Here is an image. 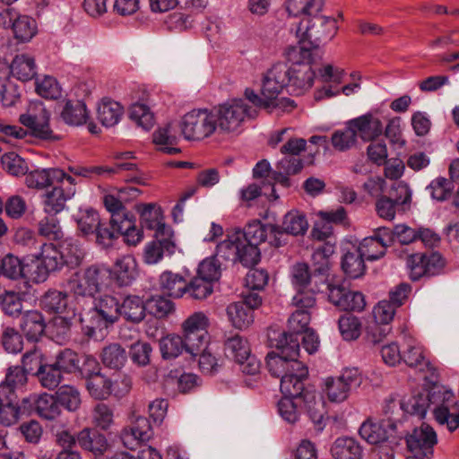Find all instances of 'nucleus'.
Masks as SVG:
<instances>
[{
  "instance_id": "1",
  "label": "nucleus",
  "mask_w": 459,
  "mask_h": 459,
  "mask_svg": "<svg viewBox=\"0 0 459 459\" xmlns=\"http://www.w3.org/2000/svg\"><path fill=\"white\" fill-rule=\"evenodd\" d=\"M61 246L67 251L66 255L52 243L40 245V253L36 255L38 263L33 273L34 281H45L50 273L61 270L64 265L74 267L80 264L83 255L77 241L71 238H65Z\"/></svg>"
},
{
  "instance_id": "2",
  "label": "nucleus",
  "mask_w": 459,
  "mask_h": 459,
  "mask_svg": "<svg viewBox=\"0 0 459 459\" xmlns=\"http://www.w3.org/2000/svg\"><path fill=\"white\" fill-rule=\"evenodd\" d=\"M285 56L291 64L287 71V88L293 94H302L313 85L316 74L311 65L319 59L313 56V53L303 46H290Z\"/></svg>"
},
{
  "instance_id": "3",
  "label": "nucleus",
  "mask_w": 459,
  "mask_h": 459,
  "mask_svg": "<svg viewBox=\"0 0 459 459\" xmlns=\"http://www.w3.org/2000/svg\"><path fill=\"white\" fill-rule=\"evenodd\" d=\"M336 20L332 17L313 15V18L304 17L299 23L296 35L299 43L313 53V56L322 58L320 44L331 40L337 33Z\"/></svg>"
},
{
  "instance_id": "4",
  "label": "nucleus",
  "mask_w": 459,
  "mask_h": 459,
  "mask_svg": "<svg viewBox=\"0 0 459 459\" xmlns=\"http://www.w3.org/2000/svg\"><path fill=\"white\" fill-rule=\"evenodd\" d=\"M216 132L223 134H239L246 118L256 115L255 108L243 99H233L213 107L212 109Z\"/></svg>"
},
{
  "instance_id": "5",
  "label": "nucleus",
  "mask_w": 459,
  "mask_h": 459,
  "mask_svg": "<svg viewBox=\"0 0 459 459\" xmlns=\"http://www.w3.org/2000/svg\"><path fill=\"white\" fill-rule=\"evenodd\" d=\"M111 281V269L104 264H91L73 274L67 281V286L75 297L93 298L107 288Z\"/></svg>"
},
{
  "instance_id": "6",
  "label": "nucleus",
  "mask_w": 459,
  "mask_h": 459,
  "mask_svg": "<svg viewBox=\"0 0 459 459\" xmlns=\"http://www.w3.org/2000/svg\"><path fill=\"white\" fill-rule=\"evenodd\" d=\"M271 342L279 352L272 351L267 354L266 367L273 377H280L281 380L282 377L292 371L293 362H300L298 359L299 344L296 339L288 341L285 334L272 338Z\"/></svg>"
},
{
  "instance_id": "7",
  "label": "nucleus",
  "mask_w": 459,
  "mask_h": 459,
  "mask_svg": "<svg viewBox=\"0 0 459 459\" xmlns=\"http://www.w3.org/2000/svg\"><path fill=\"white\" fill-rule=\"evenodd\" d=\"M429 405H435L434 417L440 425H446L449 431L459 428V403L455 402L451 390L443 385H434L425 390Z\"/></svg>"
},
{
  "instance_id": "8",
  "label": "nucleus",
  "mask_w": 459,
  "mask_h": 459,
  "mask_svg": "<svg viewBox=\"0 0 459 459\" xmlns=\"http://www.w3.org/2000/svg\"><path fill=\"white\" fill-rule=\"evenodd\" d=\"M209 325L208 316L201 311L193 313L182 323V333L186 340V352L191 356H198L204 348H207Z\"/></svg>"
},
{
  "instance_id": "9",
  "label": "nucleus",
  "mask_w": 459,
  "mask_h": 459,
  "mask_svg": "<svg viewBox=\"0 0 459 459\" xmlns=\"http://www.w3.org/2000/svg\"><path fill=\"white\" fill-rule=\"evenodd\" d=\"M181 133L186 140L201 141L216 132L211 109H193L180 121Z\"/></svg>"
},
{
  "instance_id": "10",
  "label": "nucleus",
  "mask_w": 459,
  "mask_h": 459,
  "mask_svg": "<svg viewBox=\"0 0 459 459\" xmlns=\"http://www.w3.org/2000/svg\"><path fill=\"white\" fill-rule=\"evenodd\" d=\"M225 355L234 359L240 367V370L247 375L259 373L261 363L250 352V347L246 339L238 333L228 337L224 342Z\"/></svg>"
},
{
  "instance_id": "11",
  "label": "nucleus",
  "mask_w": 459,
  "mask_h": 459,
  "mask_svg": "<svg viewBox=\"0 0 459 459\" xmlns=\"http://www.w3.org/2000/svg\"><path fill=\"white\" fill-rule=\"evenodd\" d=\"M50 114L42 102H31L19 121L31 131V134L42 140H57L49 126Z\"/></svg>"
},
{
  "instance_id": "12",
  "label": "nucleus",
  "mask_w": 459,
  "mask_h": 459,
  "mask_svg": "<svg viewBox=\"0 0 459 459\" xmlns=\"http://www.w3.org/2000/svg\"><path fill=\"white\" fill-rule=\"evenodd\" d=\"M362 383V375L358 368H346L338 377H328L325 380V393L333 403L345 401L351 391Z\"/></svg>"
},
{
  "instance_id": "13",
  "label": "nucleus",
  "mask_w": 459,
  "mask_h": 459,
  "mask_svg": "<svg viewBox=\"0 0 459 459\" xmlns=\"http://www.w3.org/2000/svg\"><path fill=\"white\" fill-rule=\"evenodd\" d=\"M94 234L97 243L104 247L110 246L112 241L118 238L119 236H123L125 241L132 246H136L143 239V230L138 229L135 224L134 227L125 229L122 228V223H114L112 219H109L108 222L100 220Z\"/></svg>"
},
{
  "instance_id": "14",
  "label": "nucleus",
  "mask_w": 459,
  "mask_h": 459,
  "mask_svg": "<svg viewBox=\"0 0 459 459\" xmlns=\"http://www.w3.org/2000/svg\"><path fill=\"white\" fill-rule=\"evenodd\" d=\"M75 185V179L68 174L65 175V183H56L52 190L46 192L43 195L44 212L49 215H56L62 212L66 201L74 195Z\"/></svg>"
},
{
  "instance_id": "15",
  "label": "nucleus",
  "mask_w": 459,
  "mask_h": 459,
  "mask_svg": "<svg viewBox=\"0 0 459 459\" xmlns=\"http://www.w3.org/2000/svg\"><path fill=\"white\" fill-rule=\"evenodd\" d=\"M406 443L412 455L430 458L434 454V446L437 443V436L432 427L422 423L408 435Z\"/></svg>"
},
{
  "instance_id": "16",
  "label": "nucleus",
  "mask_w": 459,
  "mask_h": 459,
  "mask_svg": "<svg viewBox=\"0 0 459 459\" xmlns=\"http://www.w3.org/2000/svg\"><path fill=\"white\" fill-rule=\"evenodd\" d=\"M329 301L343 311L360 312L365 308L364 295L359 291H353L342 284H327Z\"/></svg>"
},
{
  "instance_id": "17",
  "label": "nucleus",
  "mask_w": 459,
  "mask_h": 459,
  "mask_svg": "<svg viewBox=\"0 0 459 459\" xmlns=\"http://www.w3.org/2000/svg\"><path fill=\"white\" fill-rule=\"evenodd\" d=\"M174 232L165 229L154 235V239L146 244L143 250V261L148 264H156L164 255H172L176 251Z\"/></svg>"
},
{
  "instance_id": "18",
  "label": "nucleus",
  "mask_w": 459,
  "mask_h": 459,
  "mask_svg": "<svg viewBox=\"0 0 459 459\" xmlns=\"http://www.w3.org/2000/svg\"><path fill=\"white\" fill-rule=\"evenodd\" d=\"M268 235L273 238L270 240L271 244L275 247H281L282 245L280 237L282 236V231L280 226L275 224H264L260 221H253L249 222L241 231V238L249 244L258 246L267 239Z\"/></svg>"
},
{
  "instance_id": "19",
  "label": "nucleus",
  "mask_w": 459,
  "mask_h": 459,
  "mask_svg": "<svg viewBox=\"0 0 459 459\" xmlns=\"http://www.w3.org/2000/svg\"><path fill=\"white\" fill-rule=\"evenodd\" d=\"M292 371L287 373L281 380V392L283 396L301 400L307 391L304 386V380L307 378L308 369L303 362H293Z\"/></svg>"
},
{
  "instance_id": "20",
  "label": "nucleus",
  "mask_w": 459,
  "mask_h": 459,
  "mask_svg": "<svg viewBox=\"0 0 459 459\" xmlns=\"http://www.w3.org/2000/svg\"><path fill=\"white\" fill-rule=\"evenodd\" d=\"M288 65L284 63L273 65L266 73L263 80L262 94L269 102L275 100L281 91L287 87Z\"/></svg>"
},
{
  "instance_id": "21",
  "label": "nucleus",
  "mask_w": 459,
  "mask_h": 459,
  "mask_svg": "<svg viewBox=\"0 0 459 459\" xmlns=\"http://www.w3.org/2000/svg\"><path fill=\"white\" fill-rule=\"evenodd\" d=\"M125 192H117L116 194L106 195L103 203L106 209L110 212V219L114 223H122V227H134L135 224L134 215L126 210L124 204L128 202V198L124 196Z\"/></svg>"
},
{
  "instance_id": "22",
  "label": "nucleus",
  "mask_w": 459,
  "mask_h": 459,
  "mask_svg": "<svg viewBox=\"0 0 459 459\" xmlns=\"http://www.w3.org/2000/svg\"><path fill=\"white\" fill-rule=\"evenodd\" d=\"M348 125L364 142H371L383 133L382 122L370 113L349 120Z\"/></svg>"
},
{
  "instance_id": "23",
  "label": "nucleus",
  "mask_w": 459,
  "mask_h": 459,
  "mask_svg": "<svg viewBox=\"0 0 459 459\" xmlns=\"http://www.w3.org/2000/svg\"><path fill=\"white\" fill-rule=\"evenodd\" d=\"M152 436V426L145 417H137L128 429L122 433L124 445L131 449H135L139 445L151 439Z\"/></svg>"
},
{
  "instance_id": "24",
  "label": "nucleus",
  "mask_w": 459,
  "mask_h": 459,
  "mask_svg": "<svg viewBox=\"0 0 459 459\" xmlns=\"http://www.w3.org/2000/svg\"><path fill=\"white\" fill-rule=\"evenodd\" d=\"M136 211L140 214L141 226L149 230H154V235L164 231H173L172 229L164 222L163 213L160 207L155 204H143L136 205Z\"/></svg>"
},
{
  "instance_id": "25",
  "label": "nucleus",
  "mask_w": 459,
  "mask_h": 459,
  "mask_svg": "<svg viewBox=\"0 0 459 459\" xmlns=\"http://www.w3.org/2000/svg\"><path fill=\"white\" fill-rule=\"evenodd\" d=\"M46 327L45 318L38 310H28L21 316L19 328L30 342H38L43 336Z\"/></svg>"
},
{
  "instance_id": "26",
  "label": "nucleus",
  "mask_w": 459,
  "mask_h": 459,
  "mask_svg": "<svg viewBox=\"0 0 459 459\" xmlns=\"http://www.w3.org/2000/svg\"><path fill=\"white\" fill-rule=\"evenodd\" d=\"M65 175L60 169H36L26 175L25 184L30 188L43 189L56 183H65Z\"/></svg>"
},
{
  "instance_id": "27",
  "label": "nucleus",
  "mask_w": 459,
  "mask_h": 459,
  "mask_svg": "<svg viewBox=\"0 0 459 459\" xmlns=\"http://www.w3.org/2000/svg\"><path fill=\"white\" fill-rule=\"evenodd\" d=\"M80 322L82 330L88 337H103V331L107 330L111 323L105 318L96 308L90 310L80 315Z\"/></svg>"
},
{
  "instance_id": "28",
  "label": "nucleus",
  "mask_w": 459,
  "mask_h": 459,
  "mask_svg": "<svg viewBox=\"0 0 459 459\" xmlns=\"http://www.w3.org/2000/svg\"><path fill=\"white\" fill-rule=\"evenodd\" d=\"M16 395L10 398L2 416V424L11 426L23 415H29L35 409L36 396L23 398L20 403H15Z\"/></svg>"
},
{
  "instance_id": "29",
  "label": "nucleus",
  "mask_w": 459,
  "mask_h": 459,
  "mask_svg": "<svg viewBox=\"0 0 459 459\" xmlns=\"http://www.w3.org/2000/svg\"><path fill=\"white\" fill-rule=\"evenodd\" d=\"M159 288L163 295L179 299L186 294L187 281L180 273L164 271L159 278Z\"/></svg>"
},
{
  "instance_id": "30",
  "label": "nucleus",
  "mask_w": 459,
  "mask_h": 459,
  "mask_svg": "<svg viewBox=\"0 0 459 459\" xmlns=\"http://www.w3.org/2000/svg\"><path fill=\"white\" fill-rule=\"evenodd\" d=\"M123 114V106L108 97L101 99L97 108V118L106 127L116 126Z\"/></svg>"
},
{
  "instance_id": "31",
  "label": "nucleus",
  "mask_w": 459,
  "mask_h": 459,
  "mask_svg": "<svg viewBox=\"0 0 459 459\" xmlns=\"http://www.w3.org/2000/svg\"><path fill=\"white\" fill-rule=\"evenodd\" d=\"M111 273L119 286H128L137 275L136 262L131 255L122 256L116 261Z\"/></svg>"
},
{
  "instance_id": "32",
  "label": "nucleus",
  "mask_w": 459,
  "mask_h": 459,
  "mask_svg": "<svg viewBox=\"0 0 459 459\" xmlns=\"http://www.w3.org/2000/svg\"><path fill=\"white\" fill-rule=\"evenodd\" d=\"M331 454L335 459H361L363 449L352 437H338L331 447Z\"/></svg>"
},
{
  "instance_id": "33",
  "label": "nucleus",
  "mask_w": 459,
  "mask_h": 459,
  "mask_svg": "<svg viewBox=\"0 0 459 459\" xmlns=\"http://www.w3.org/2000/svg\"><path fill=\"white\" fill-rule=\"evenodd\" d=\"M77 442L82 449L94 455H102L108 448L105 436L89 428H85L78 433Z\"/></svg>"
},
{
  "instance_id": "34",
  "label": "nucleus",
  "mask_w": 459,
  "mask_h": 459,
  "mask_svg": "<svg viewBox=\"0 0 459 459\" xmlns=\"http://www.w3.org/2000/svg\"><path fill=\"white\" fill-rule=\"evenodd\" d=\"M120 316L128 322L140 323L145 317V305L143 300L136 295H129L120 304Z\"/></svg>"
},
{
  "instance_id": "35",
  "label": "nucleus",
  "mask_w": 459,
  "mask_h": 459,
  "mask_svg": "<svg viewBox=\"0 0 459 459\" xmlns=\"http://www.w3.org/2000/svg\"><path fill=\"white\" fill-rule=\"evenodd\" d=\"M385 427H389L394 430L396 428V424L390 422V420H387L386 424L365 421L360 426L359 433L368 443L377 445L387 440L388 434Z\"/></svg>"
},
{
  "instance_id": "36",
  "label": "nucleus",
  "mask_w": 459,
  "mask_h": 459,
  "mask_svg": "<svg viewBox=\"0 0 459 459\" xmlns=\"http://www.w3.org/2000/svg\"><path fill=\"white\" fill-rule=\"evenodd\" d=\"M226 313L230 324L239 330L247 328L254 321L253 311L243 302L230 303Z\"/></svg>"
},
{
  "instance_id": "37",
  "label": "nucleus",
  "mask_w": 459,
  "mask_h": 459,
  "mask_svg": "<svg viewBox=\"0 0 459 459\" xmlns=\"http://www.w3.org/2000/svg\"><path fill=\"white\" fill-rule=\"evenodd\" d=\"M310 312L306 309H296L288 320V332L279 333L277 336L285 334L288 341L296 339L299 342V336L309 330Z\"/></svg>"
},
{
  "instance_id": "38",
  "label": "nucleus",
  "mask_w": 459,
  "mask_h": 459,
  "mask_svg": "<svg viewBox=\"0 0 459 459\" xmlns=\"http://www.w3.org/2000/svg\"><path fill=\"white\" fill-rule=\"evenodd\" d=\"M11 74L20 81L27 82L36 75V64L33 57L26 54L17 55L11 65Z\"/></svg>"
},
{
  "instance_id": "39",
  "label": "nucleus",
  "mask_w": 459,
  "mask_h": 459,
  "mask_svg": "<svg viewBox=\"0 0 459 459\" xmlns=\"http://www.w3.org/2000/svg\"><path fill=\"white\" fill-rule=\"evenodd\" d=\"M61 117L65 124L70 126L83 125L88 118L86 105L82 100H69L63 108Z\"/></svg>"
},
{
  "instance_id": "40",
  "label": "nucleus",
  "mask_w": 459,
  "mask_h": 459,
  "mask_svg": "<svg viewBox=\"0 0 459 459\" xmlns=\"http://www.w3.org/2000/svg\"><path fill=\"white\" fill-rule=\"evenodd\" d=\"M67 299L68 295L65 291L51 289L41 296L39 306L48 313L60 314L66 309Z\"/></svg>"
},
{
  "instance_id": "41",
  "label": "nucleus",
  "mask_w": 459,
  "mask_h": 459,
  "mask_svg": "<svg viewBox=\"0 0 459 459\" xmlns=\"http://www.w3.org/2000/svg\"><path fill=\"white\" fill-rule=\"evenodd\" d=\"M59 407L62 406L71 412L79 410L82 404L80 391L74 385H63L55 393Z\"/></svg>"
},
{
  "instance_id": "42",
  "label": "nucleus",
  "mask_w": 459,
  "mask_h": 459,
  "mask_svg": "<svg viewBox=\"0 0 459 459\" xmlns=\"http://www.w3.org/2000/svg\"><path fill=\"white\" fill-rule=\"evenodd\" d=\"M240 238L241 230H236L231 235H228L226 239L217 245L214 255L218 259L237 263Z\"/></svg>"
},
{
  "instance_id": "43",
  "label": "nucleus",
  "mask_w": 459,
  "mask_h": 459,
  "mask_svg": "<svg viewBox=\"0 0 459 459\" xmlns=\"http://www.w3.org/2000/svg\"><path fill=\"white\" fill-rule=\"evenodd\" d=\"M28 374L21 366H11L8 368L4 381L0 384V387H4V394L12 398L15 394V390L23 387L28 381Z\"/></svg>"
},
{
  "instance_id": "44",
  "label": "nucleus",
  "mask_w": 459,
  "mask_h": 459,
  "mask_svg": "<svg viewBox=\"0 0 459 459\" xmlns=\"http://www.w3.org/2000/svg\"><path fill=\"white\" fill-rule=\"evenodd\" d=\"M100 357L105 367L116 370L122 368L127 360V353L119 343H110L105 346Z\"/></svg>"
},
{
  "instance_id": "45",
  "label": "nucleus",
  "mask_w": 459,
  "mask_h": 459,
  "mask_svg": "<svg viewBox=\"0 0 459 459\" xmlns=\"http://www.w3.org/2000/svg\"><path fill=\"white\" fill-rule=\"evenodd\" d=\"M364 257L358 248L347 252L342 259V269L350 278L357 279L362 276L366 270Z\"/></svg>"
},
{
  "instance_id": "46",
  "label": "nucleus",
  "mask_w": 459,
  "mask_h": 459,
  "mask_svg": "<svg viewBox=\"0 0 459 459\" xmlns=\"http://www.w3.org/2000/svg\"><path fill=\"white\" fill-rule=\"evenodd\" d=\"M324 5V0H287L286 10L290 15L306 17L317 14Z\"/></svg>"
},
{
  "instance_id": "47",
  "label": "nucleus",
  "mask_w": 459,
  "mask_h": 459,
  "mask_svg": "<svg viewBox=\"0 0 459 459\" xmlns=\"http://www.w3.org/2000/svg\"><path fill=\"white\" fill-rule=\"evenodd\" d=\"M403 361L411 368L429 367V362L424 355L422 345L413 339H409L403 351Z\"/></svg>"
},
{
  "instance_id": "48",
  "label": "nucleus",
  "mask_w": 459,
  "mask_h": 459,
  "mask_svg": "<svg viewBox=\"0 0 459 459\" xmlns=\"http://www.w3.org/2000/svg\"><path fill=\"white\" fill-rule=\"evenodd\" d=\"M310 420L316 424L320 425L325 414V402L321 397L316 398L313 391H307L301 399Z\"/></svg>"
},
{
  "instance_id": "49",
  "label": "nucleus",
  "mask_w": 459,
  "mask_h": 459,
  "mask_svg": "<svg viewBox=\"0 0 459 459\" xmlns=\"http://www.w3.org/2000/svg\"><path fill=\"white\" fill-rule=\"evenodd\" d=\"M35 411L39 417L46 420H55L60 413L57 400L55 394H49L47 393L38 396L35 403Z\"/></svg>"
},
{
  "instance_id": "50",
  "label": "nucleus",
  "mask_w": 459,
  "mask_h": 459,
  "mask_svg": "<svg viewBox=\"0 0 459 459\" xmlns=\"http://www.w3.org/2000/svg\"><path fill=\"white\" fill-rule=\"evenodd\" d=\"M86 388L91 397L97 400L107 399L112 394V381L100 373L86 380Z\"/></svg>"
},
{
  "instance_id": "51",
  "label": "nucleus",
  "mask_w": 459,
  "mask_h": 459,
  "mask_svg": "<svg viewBox=\"0 0 459 459\" xmlns=\"http://www.w3.org/2000/svg\"><path fill=\"white\" fill-rule=\"evenodd\" d=\"M78 230L84 236L94 234L96 228L100 225V215L92 208L80 209L74 216Z\"/></svg>"
},
{
  "instance_id": "52",
  "label": "nucleus",
  "mask_w": 459,
  "mask_h": 459,
  "mask_svg": "<svg viewBox=\"0 0 459 459\" xmlns=\"http://www.w3.org/2000/svg\"><path fill=\"white\" fill-rule=\"evenodd\" d=\"M161 356L165 359L178 357L185 350L186 351V340L177 334H169L160 341Z\"/></svg>"
},
{
  "instance_id": "53",
  "label": "nucleus",
  "mask_w": 459,
  "mask_h": 459,
  "mask_svg": "<svg viewBox=\"0 0 459 459\" xmlns=\"http://www.w3.org/2000/svg\"><path fill=\"white\" fill-rule=\"evenodd\" d=\"M284 233L293 236L304 235L308 229V222L304 214L298 212H288L283 219L282 227H280Z\"/></svg>"
},
{
  "instance_id": "54",
  "label": "nucleus",
  "mask_w": 459,
  "mask_h": 459,
  "mask_svg": "<svg viewBox=\"0 0 459 459\" xmlns=\"http://www.w3.org/2000/svg\"><path fill=\"white\" fill-rule=\"evenodd\" d=\"M14 37L20 41L30 40L37 32V24L34 19L28 15H19L12 26Z\"/></svg>"
},
{
  "instance_id": "55",
  "label": "nucleus",
  "mask_w": 459,
  "mask_h": 459,
  "mask_svg": "<svg viewBox=\"0 0 459 459\" xmlns=\"http://www.w3.org/2000/svg\"><path fill=\"white\" fill-rule=\"evenodd\" d=\"M36 377L40 385L48 390H54L58 387L63 379V376L56 365L48 362L43 368H39Z\"/></svg>"
},
{
  "instance_id": "56",
  "label": "nucleus",
  "mask_w": 459,
  "mask_h": 459,
  "mask_svg": "<svg viewBox=\"0 0 459 459\" xmlns=\"http://www.w3.org/2000/svg\"><path fill=\"white\" fill-rule=\"evenodd\" d=\"M338 328L344 340H356L361 333V322L359 317L345 314L338 319Z\"/></svg>"
},
{
  "instance_id": "57",
  "label": "nucleus",
  "mask_w": 459,
  "mask_h": 459,
  "mask_svg": "<svg viewBox=\"0 0 459 459\" xmlns=\"http://www.w3.org/2000/svg\"><path fill=\"white\" fill-rule=\"evenodd\" d=\"M428 397L425 394V390L413 394L405 402L400 403V407L405 412L416 415L422 419L425 417L429 403Z\"/></svg>"
},
{
  "instance_id": "58",
  "label": "nucleus",
  "mask_w": 459,
  "mask_h": 459,
  "mask_svg": "<svg viewBox=\"0 0 459 459\" xmlns=\"http://www.w3.org/2000/svg\"><path fill=\"white\" fill-rule=\"evenodd\" d=\"M94 308H96L105 318L108 320V323H111L112 325L120 317V303L111 295L101 296Z\"/></svg>"
},
{
  "instance_id": "59",
  "label": "nucleus",
  "mask_w": 459,
  "mask_h": 459,
  "mask_svg": "<svg viewBox=\"0 0 459 459\" xmlns=\"http://www.w3.org/2000/svg\"><path fill=\"white\" fill-rule=\"evenodd\" d=\"M0 275L10 280L24 277V265L17 256L8 254L0 261Z\"/></svg>"
},
{
  "instance_id": "60",
  "label": "nucleus",
  "mask_w": 459,
  "mask_h": 459,
  "mask_svg": "<svg viewBox=\"0 0 459 459\" xmlns=\"http://www.w3.org/2000/svg\"><path fill=\"white\" fill-rule=\"evenodd\" d=\"M0 342L5 351L19 353L23 349L22 335L12 326H4L0 335Z\"/></svg>"
},
{
  "instance_id": "61",
  "label": "nucleus",
  "mask_w": 459,
  "mask_h": 459,
  "mask_svg": "<svg viewBox=\"0 0 459 459\" xmlns=\"http://www.w3.org/2000/svg\"><path fill=\"white\" fill-rule=\"evenodd\" d=\"M91 421L97 428L108 429L114 423V408L105 403H98L92 409Z\"/></svg>"
},
{
  "instance_id": "62",
  "label": "nucleus",
  "mask_w": 459,
  "mask_h": 459,
  "mask_svg": "<svg viewBox=\"0 0 459 459\" xmlns=\"http://www.w3.org/2000/svg\"><path fill=\"white\" fill-rule=\"evenodd\" d=\"M53 363L61 374H75L79 369L80 357L73 350L65 349L56 355V360Z\"/></svg>"
},
{
  "instance_id": "63",
  "label": "nucleus",
  "mask_w": 459,
  "mask_h": 459,
  "mask_svg": "<svg viewBox=\"0 0 459 459\" xmlns=\"http://www.w3.org/2000/svg\"><path fill=\"white\" fill-rule=\"evenodd\" d=\"M427 189L433 199L444 202L452 196L454 184L451 179L438 177L430 182Z\"/></svg>"
},
{
  "instance_id": "64",
  "label": "nucleus",
  "mask_w": 459,
  "mask_h": 459,
  "mask_svg": "<svg viewBox=\"0 0 459 459\" xmlns=\"http://www.w3.org/2000/svg\"><path fill=\"white\" fill-rule=\"evenodd\" d=\"M129 117L143 130H150L153 124V115L145 104L134 103L130 107Z\"/></svg>"
}]
</instances>
